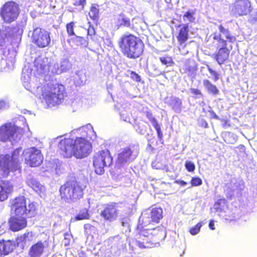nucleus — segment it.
I'll return each instance as SVG.
<instances>
[{
    "mask_svg": "<svg viewBox=\"0 0 257 257\" xmlns=\"http://www.w3.org/2000/svg\"><path fill=\"white\" fill-rule=\"evenodd\" d=\"M92 151L91 143L84 138L76 137L62 139L58 144L57 153L63 158H70L74 156L77 159L87 157Z\"/></svg>",
    "mask_w": 257,
    "mask_h": 257,
    "instance_id": "f257e3e1",
    "label": "nucleus"
},
{
    "mask_svg": "<svg viewBox=\"0 0 257 257\" xmlns=\"http://www.w3.org/2000/svg\"><path fill=\"white\" fill-rule=\"evenodd\" d=\"M85 187L75 178L68 179L59 188L60 199L67 203L76 202L83 197Z\"/></svg>",
    "mask_w": 257,
    "mask_h": 257,
    "instance_id": "f03ea898",
    "label": "nucleus"
},
{
    "mask_svg": "<svg viewBox=\"0 0 257 257\" xmlns=\"http://www.w3.org/2000/svg\"><path fill=\"white\" fill-rule=\"evenodd\" d=\"M143 232H141L137 225L136 231L138 239L136 242L141 248L152 247L159 240L165 237V227L163 225L152 227H143Z\"/></svg>",
    "mask_w": 257,
    "mask_h": 257,
    "instance_id": "7ed1b4c3",
    "label": "nucleus"
},
{
    "mask_svg": "<svg viewBox=\"0 0 257 257\" xmlns=\"http://www.w3.org/2000/svg\"><path fill=\"white\" fill-rule=\"evenodd\" d=\"M11 209L16 216H25L28 218L35 216L37 214V203L34 202L28 204L27 207V200L24 196L15 197L11 201Z\"/></svg>",
    "mask_w": 257,
    "mask_h": 257,
    "instance_id": "20e7f679",
    "label": "nucleus"
},
{
    "mask_svg": "<svg viewBox=\"0 0 257 257\" xmlns=\"http://www.w3.org/2000/svg\"><path fill=\"white\" fill-rule=\"evenodd\" d=\"M64 89L62 84L49 82L42 87V95L47 104L55 105L61 103Z\"/></svg>",
    "mask_w": 257,
    "mask_h": 257,
    "instance_id": "39448f33",
    "label": "nucleus"
},
{
    "mask_svg": "<svg viewBox=\"0 0 257 257\" xmlns=\"http://www.w3.org/2000/svg\"><path fill=\"white\" fill-rule=\"evenodd\" d=\"M21 148L15 149L12 155L9 154L0 155V175L6 177L10 171H16L20 169L19 158L20 156Z\"/></svg>",
    "mask_w": 257,
    "mask_h": 257,
    "instance_id": "423d86ee",
    "label": "nucleus"
},
{
    "mask_svg": "<svg viewBox=\"0 0 257 257\" xmlns=\"http://www.w3.org/2000/svg\"><path fill=\"white\" fill-rule=\"evenodd\" d=\"M163 218V211L161 207H155L149 212L142 213L139 220L138 225L141 232H143V227H155L160 223Z\"/></svg>",
    "mask_w": 257,
    "mask_h": 257,
    "instance_id": "0eeeda50",
    "label": "nucleus"
},
{
    "mask_svg": "<svg viewBox=\"0 0 257 257\" xmlns=\"http://www.w3.org/2000/svg\"><path fill=\"white\" fill-rule=\"evenodd\" d=\"M93 166L95 172L99 175L103 174L104 168L109 167L113 162V158L109 150H100L95 153L92 157Z\"/></svg>",
    "mask_w": 257,
    "mask_h": 257,
    "instance_id": "6e6552de",
    "label": "nucleus"
},
{
    "mask_svg": "<svg viewBox=\"0 0 257 257\" xmlns=\"http://www.w3.org/2000/svg\"><path fill=\"white\" fill-rule=\"evenodd\" d=\"M20 13L19 5L12 1L6 2L0 9V17L3 22L7 24L15 22Z\"/></svg>",
    "mask_w": 257,
    "mask_h": 257,
    "instance_id": "1a4fd4ad",
    "label": "nucleus"
},
{
    "mask_svg": "<svg viewBox=\"0 0 257 257\" xmlns=\"http://www.w3.org/2000/svg\"><path fill=\"white\" fill-rule=\"evenodd\" d=\"M23 130L12 124L11 122L5 123L0 126V141L6 142L11 141L18 135H21Z\"/></svg>",
    "mask_w": 257,
    "mask_h": 257,
    "instance_id": "9d476101",
    "label": "nucleus"
},
{
    "mask_svg": "<svg viewBox=\"0 0 257 257\" xmlns=\"http://www.w3.org/2000/svg\"><path fill=\"white\" fill-rule=\"evenodd\" d=\"M119 213L118 203L109 202L104 205L100 215L105 220L111 222L117 219Z\"/></svg>",
    "mask_w": 257,
    "mask_h": 257,
    "instance_id": "9b49d317",
    "label": "nucleus"
},
{
    "mask_svg": "<svg viewBox=\"0 0 257 257\" xmlns=\"http://www.w3.org/2000/svg\"><path fill=\"white\" fill-rule=\"evenodd\" d=\"M33 42L38 47L44 48L46 47L50 42V38L48 32L40 28L35 29L32 33Z\"/></svg>",
    "mask_w": 257,
    "mask_h": 257,
    "instance_id": "f8f14e48",
    "label": "nucleus"
},
{
    "mask_svg": "<svg viewBox=\"0 0 257 257\" xmlns=\"http://www.w3.org/2000/svg\"><path fill=\"white\" fill-rule=\"evenodd\" d=\"M119 45L121 48H142L144 47L141 40L133 35L123 36Z\"/></svg>",
    "mask_w": 257,
    "mask_h": 257,
    "instance_id": "ddd939ff",
    "label": "nucleus"
},
{
    "mask_svg": "<svg viewBox=\"0 0 257 257\" xmlns=\"http://www.w3.org/2000/svg\"><path fill=\"white\" fill-rule=\"evenodd\" d=\"M28 154L29 157L25 159V162L30 167H38L42 164L43 156L40 150L35 147L32 148Z\"/></svg>",
    "mask_w": 257,
    "mask_h": 257,
    "instance_id": "4468645a",
    "label": "nucleus"
},
{
    "mask_svg": "<svg viewBox=\"0 0 257 257\" xmlns=\"http://www.w3.org/2000/svg\"><path fill=\"white\" fill-rule=\"evenodd\" d=\"M251 8L248 0H238L235 2L232 11L236 16H245L251 11Z\"/></svg>",
    "mask_w": 257,
    "mask_h": 257,
    "instance_id": "2eb2a0df",
    "label": "nucleus"
},
{
    "mask_svg": "<svg viewBox=\"0 0 257 257\" xmlns=\"http://www.w3.org/2000/svg\"><path fill=\"white\" fill-rule=\"evenodd\" d=\"M28 217L25 216H12L9 221V227L14 232L19 231L26 228L27 226Z\"/></svg>",
    "mask_w": 257,
    "mask_h": 257,
    "instance_id": "dca6fc26",
    "label": "nucleus"
},
{
    "mask_svg": "<svg viewBox=\"0 0 257 257\" xmlns=\"http://www.w3.org/2000/svg\"><path fill=\"white\" fill-rule=\"evenodd\" d=\"M134 147L129 146L121 149L118 154L117 161L120 164L130 162L136 158L134 153Z\"/></svg>",
    "mask_w": 257,
    "mask_h": 257,
    "instance_id": "f3484780",
    "label": "nucleus"
},
{
    "mask_svg": "<svg viewBox=\"0 0 257 257\" xmlns=\"http://www.w3.org/2000/svg\"><path fill=\"white\" fill-rule=\"evenodd\" d=\"M198 66L194 60H188L184 64L180 69L182 74H185L188 77H193L195 75Z\"/></svg>",
    "mask_w": 257,
    "mask_h": 257,
    "instance_id": "a211bd4d",
    "label": "nucleus"
},
{
    "mask_svg": "<svg viewBox=\"0 0 257 257\" xmlns=\"http://www.w3.org/2000/svg\"><path fill=\"white\" fill-rule=\"evenodd\" d=\"M46 246L40 240L33 244L30 248L28 254L30 257H41L44 252Z\"/></svg>",
    "mask_w": 257,
    "mask_h": 257,
    "instance_id": "6ab92c4d",
    "label": "nucleus"
},
{
    "mask_svg": "<svg viewBox=\"0 0 257 257\" xmlns=\"http://www.w3.org/2000/svg\"><path fill=\"white\" fill-rule=\"evenodd\" d=\"M146 116L152 124L153 126L156 130L158 138L162 144H163V134L161 130V125L158 123L157 119L153 115V113L151 111H147L145 112Z\"/></svg>",
    "mask_w": 257,
    "mask_h": 257,
    "instance_id": "aec40b11",
    "label": "nucleus"
},
{
    "mask_svg": "<svg viewBox=\"0 0 257 257\" xmlns=\"http://www.w3.org/2000/svg\"><path fill=\"white\" fill-rule=\"evenodd\" d=\"M13 191V186L9 181H3L0 182V201L7 200L9 194Z\"/></svg>",
    "mask_w": 257,
    "mask_h": 257,
    "instance_id": "412c9836",
    "label": "nucleus"
},
{
    "mask_svg": "<svg viewBox=\"0 0 257 257\" xmlns=\"http://www.w3.org/2000/svg\"><path fill=\"white\" fill-rule=\"evenodd\" d=\"M1 246L0 248V257H3L2 255H6L11 252L14 249V242L13 240H0Z\"/></svg>",
    "mask_w": 257,
    "mask_h": 257,
    "instance_id": "4be33fe9",
    "label": "nucleus"
},
{
    "mask_svg": "<svg viewBox=\"0 0 257 257\" xmlns=\"http://www.w3.org/2000/svg\"><path fill=\"white\" fill-rule=\"evenodd\" d=\"M178 27L180 28V29L179 30L178 36L177 37L178 40L182 47H185L186 46L183 44L188 40V24H183L179 25Z\"/></svg>",
    "mask_w": 257,
    "mask_h": 257,
    "instance_id": "5701e85b",
    "label": "nucleus"
},
{
    "mask_svg": "<svg viewBox=\"0 0 257 257\" xmlns=\"http://www.w3.org/2000/svg\"><path fill=\"white\" fill-rule=\"evenodd\" d=\"M228 49H219L215 55V59L219 64L223 63L228 58Z\"/></svg>",
    "mask_w": 257,
    "mask_h": 257,
    "instance_id": "b1692460",
    "label": "nucleus"
},
{
    "mask_svg": "<svg viewBox=\"0 0 257 257\" xmlns=\"http://www.w3.org/2000/svg\"><path fill=\"white\" fill-rule=\"evenodd\" d=\"M122 53L129 58L135 59L141 55L143 50L141 49H122Z\"/></svg>",
    "mask_w": 257,
    "mask_h": 257,
    "instance_id": "393cba45",
    "label": "nucleus"
},
{
    "mask_svg": "<svg viewBox=\"0 0 257 257\" xmlns=\"http://www.w3.org/2000/svg\"><path fill=\"white\" fill-rule=\"evenodd\" d=\"M27 185L37 192H41L43 186L36 179L31 178L27 180Z\"/></svg>",
    "mask_w": 257,
    "mask_h": 257,
    "instance_id": "a878e982",
    "label": "nucleus"
},
{
    "mask_svg": "<svg viewBox=\"0 0 257 257\" xmlns=\"http://www.w3.org/2000/svg\"><path fill=\"white\" fill-rule=\"evenodd\" d=\"M117 23L119 26H124L128 28L131 27V24L130 19L125 15L121 13L117 18Z\"/></svg>",
    "mask_w": 257,
    "mask_h": 257,
    "instance_id": "bb28decb",
    "label": "nucleus"
},
{
    "mask_svg": "<svg viewBox=\"0 0 257 257\" xmlns=\"http://www.w3.org/2000/svg\"><path fill=\"white\" fill-rule=\"evenodd\" d=\"M203 85L209 93L215 95H217L219 93V90L216 86L212 84L208 79H205L203 80Z\"/></svg>",
    "mask_w": 257,
    "mask_h": 257,
    "instance_id": "cd10ccee",
    "label": "nucleus"
},
{
    "mask_svg": "<svg viewBox=\"0 0 257 257\" xmlns=\"http://www.w3.org/2000/svg\"><path fill=\"white\" fill-rule=\"evenodd\" d=\"M79 134L81 135V137L84 138L86 140L90 139V135L92 133L93 131L92 128H90L85 126H83L79 130Z\"/></svg>",
    "mask_w": 257,
    "mask_h": 257,
    "instance_id": "c85d7f7f",
    "label": "nucleus"
},
{
    "mask_svg": "<svg viewBox=\"0 0 257 257\" xmlns=\"http://www.w3.org/2000/svg\"><path fill=\"white\" fill-rule=\"evenodd\" d=\"M89 217L88 210L86 209H83L80 211L79 213L75 217L74 219L76 221L88 219L89 218Z\"/></svg>",
    "mask_w": 257,
    "mask_h": 257,
    "instance_id": "c756f323",
    "label": "nucleus"
},
{
    "mask_svg": "<svg viewBox=\"0 0 257 257\" xmlns=\"http://www.w3.org/2000/svg\"><path fill=\"white\" fill-rule=\"evenodd\" d=\"M234 190L232 188L231 183H226L224 186V192L226 193V196L228 199H231L232 194Z\"/></svg>",
    "mask_w": 257,
    "mask_h": 257,
    "instance_id": "7c9ffc66",
    "label": "nucleus"
},
{
    "mask_svg": "<svg viewBox=\"0 0 257 257\" xmlns=\"http://www.w3.org/2000/svg\"><path fill=\"white\" fill-rule=\"evenodd\" d=\"M171 105L174 110H180L182 105V101L179 98H174L172 100V103Z\"/></svg>",
    "mask_w": 257,
    "mask_h": 257,
    "instance_id": "2f4dec72",
    "label": "nucleus"
},
{
    "mask_svg": "<svg viewBox=\"0 0 257 257\" xmlns=\"http://www.w3.org/2000/svg\"><path fill=\"white\" fill-rule=\"evenodd\" d=\"M149 143L147 145V148L151 151H154L155 149H158V141L157 139L153 137L152 139L149 140Z\"/></svg>",
    "mask_w": 257,
    "mask_h": 257,
    "instance_id": "473e14b6",
    "label": "nucleus"
},
{
    "mask_svg": "<svg viewBox=\"0 0 257 257\" xmlns=\"http://www.w3.org/2000/svg\"><path fill=\"white\" fill-rule=\"evenodd\" d=\"M136 131L141 135H144L147 132V126L140 123L134 125Z\"/></svg>",
    "mask_w": 257,
    "mask_h": 257,
    "instance_id": "72a5a7b5",
    "label": "nucleus"
},
{
    "mask_svg": "<svg viewBox=\"0 0 257 257\" xmlns=\"http://www.w3.org/2000/svg\"><path fill=\"white\" fill-rule=\"evenodd\" d=\"M219 30L220 32L222 34V35H224V37L228 40H230L228 41H226L225 43H226L227 42L229 43L230 41H231L232 39H234V38H231L230 36V33L228 29H225L222 26L219 25Z\"/></svg>",
    "mask_w": 257,
    "mask_h": 257,
    "instance_id": "f704fd0d",
    "label": "nucleus"
},
{
    "mask_svg": "<svg viewBox=\"0 0 257 257\" xmlns=\"http://www.w3.org/2000/svg\"><path fill=\"white\" fill-rule=\"evenodd\" d=\"M160 60L163 64L169 65L171 66L174 64L173 58L171 56L162 57L160 58Z\"/></svg>",
    "mask_w": 257,
    "mask_h": 257,
    "instance_id": "c9c22d12",
    "label": "nucleus"
},
{
    "mask_svg": "<svg viewBox=\"0 0 257 257\" xmlns=\"http://www.w3.org/2000/svg\"><path fill=\"white\" fill-rule=\"evenodd\" d=\"M194 14V13L193 12L188 11L186 12L183 17V20L185 21L187 20L190 22H193L195 19L193 16Z\"/></svg>",
    "mask_w": 257,
    "mask_h": 257,
    "instance_id": "e433bc0d",
    "label": "nucleus"
},
{
    "mask_svg": "<svg viewBox=\"0 0 257 257\" xmlns=\"http://www.w3.org/2000/svg\"><path fill=\"white\" fill-rule=\"evenodd\" d=\"M202 224L201 222H198L194 226L192 227L189 230L190 233L192 235H196L197 234L200 230L201 227H202Z\"/></svg>",
    "mask_w": 257,
    "mask_h": 257,
    "instance_id": "4c0bfd02",
    "label": "nucleus"
},
{
    "mask_svg": "<svg viewBox=\"0 0 257 257\" xmlns=\"http://www.w3.org/2000/svg\"><path fill=\"white\" fill-rule=\"evenodd\" d=\"M190 183L191 186H198L202 184V179L199 177H192L191 181Z\"/></svg>",
    "mask_w": 257,
    "mask_h": 257,
    "instance_id": "58836bf2",
    "label": "nucleus"
},
{
    "mask_svg": "<svg viewBox=\"0 0 257 257\" xmlns=\"http://www.w3.org/2000/svg\"><path fill=\"white\" fill-rule=\"evenodd\" d=\"M185 167L186 170L189 172H193L195 169V164L189 161H186Z\"/></svg>",
    "mask_w": 257,
    "mask_h": 257,
    "instance_id": "ea45409f",
    "label": "nucleus"
},
{
    "mask_svg": "<svg viewBox=\"0 0 257 257\" xmlns=\"http://www.w3.org/2000/svg\"><path fill=\"white\" fill-rule=\"evenodd\" d=\"M98 14V10L94 7H92L89 13V16L92 19L95 20L97 18Z\"/></svg>",
    "mask_w": 257,
    "mask_h": 257,
    "instance_id": "a19ab883",
    "label": "nucleus"
},
{
    "mask_svg": "<svg viewBox=\"0 0 257 257\" xmlns=\"http://www.w3.org/2000/svg\"><path fill=\"white\" fill-rule=\"evenodd\" d=\"M129 72L131 74L130 77L132 80L137 82H139L141 81V76L136 72L133 71H129Z\"/></svg>",
    "mask_w": 257,
    "mask_h": 257,
    "instance_id": "79ce46f5",
    "label": "nucleus"
},
{
    "mask_svg": "<svg viewBox=\"0 0 257 257\" xmlns=\"http://www.w3.org/2000/svg\"><path fill=\"white\" fill-rule=\"evenodd\" d=\"M33 237V233L32 232H26L22 235L23 241L25 242L31 241Z\"/></svg>",
    "mask_w": 257,
    "mask_h": 257,
    "instance_id": "37998d69",
    "label": "nucleus"
},
{
    "mask_svg": "<svg viewBox=\"0 0 257 257\" xmlns=\"http://www.w3.org/2000/svg\"><path fill=\"white\" fill-rule=\"evenodd\" d=\"M71 66V64L68 60H64L61 64L60 68L62 71H66Z\"/></svg>",
    "mask_w": 257,
    "mask_h": 257,
    "instance_id": "c03bdc74",
    "label": "nucleus"
},
{
    "mask_svg": "<svg viewBox=\"0 0 257 257\" xmlns=\"http://www.w3.org/2000/svg\"><path fill=\"white\" fill-rule=\"evenodd\" d=\"M208 72L214 76V81H216L219 79V74L218 73L214 71L208 65H206Z\"/></svg>",
    "mask_w": 257,
    "mask_h": 257,
    "instance_id": "a18cd8bd",
    "label": "nucleus"
},
{
    "mask_svg": "<svg viewBox=\"0 0 257 257\" xmlns=\"http://www.w3.org/2000/svg\"><path fill=\"white\" fill-rule=\"evenodd\" d=\"M76 41L79 43L80 44V46L82 47H87L88 44V42L83 37H77Z\"/></svg>",
    "mask_w": 257,
    "mask_h": 257,
    "instance_id": "49530a36",
    "label": "nucleus"
},
{
    "mask_svg": "<svg viewBox=\"0 0 257 257\" xmlns=\"http://www.w3.org/2000/svg\"><path fill=\"white\" fill-rule=\"evenodd\" d=\"M248 21L250 23L252 24L257 23V10L250 14Z\"/></svg>",
    "mask_w": 257,
    "mask_h": 257,
    "instance_id": "de8ad7c7",
    "label": "nucleus"
},
{
    "mask_svg": "<svg viewBox=\"0 0 257 257\" xmlns=\"http://www.w3.org/2000/svg\"><path fill=\"white\" fill-rule=\"evenodd\" d=\"M73 23H70L67 25V31L69 36H74L75 35V33L73 30Z\"/></svg>",
    "mask_w": 257,
    "mask_h": 257,
    "instance_id": "09e8293b",
    "label": "nucleus"
},
{
    "mask_svg": "<svg viewBox=\"0 0 257 257\" xmlns=\"http://www.w3.org/2000/svg\"><path fill=\"white\" fill-rule=\"evenodd\" d=\"M190 92L194 95V97L195 98H196L198 96H202V92L198 89L191 88L190 89Z\"/></svg>",
    "mask_w": 257,
    "mask_h": 257,
    "instance_id": "8fccbe9b",
    "label": "nucleus"
},
{
    "mask_svg": "<svg viewBox=\"0 0 257 257\" xmlns=\"http://www.w3.org/2000/svg\"><path fill=\"white\" fill-rule=\"evenodd\" d=\"M226 202V200L224 198L218 199L215 203V205L216 206H219L222 204H225Z\"/></svg>",
    "mask_w": 257,
    "mask_h": 257,
    "instance_id": "3c124183",
    "label": "nucleus"
},
{
    "mask_svg": "<svg viewBox=\"0 0 257 257\" xmlns=\"http://www.w3.org/2000/svg\"><path fill=\"white\" fill-rule=\"evenodd\" d=\"M85 231L88 232V230H90L94 228V227L89 223L85 224L84 226Z\"/></svg>",
    "mask_w": 257,
    "mask_h": 257,
    "instance_id": "603ef678",
    "label": "nucleus"
},
{
    "mask_svg": "<svg viewBox=\"0 0 257 257\" xmlns=\"http://www.w3.org/2000/svg\"><path fill=\"white\" fill-rule=\"evenodd\" d=\"M209 112L211 115V117L212 118L216 119H219V117L217 116V115L216 114V113L213 110H209Z\"/></svg>",
    "mask_w": 257,
    "mask_h": 257,
    "instance_id": "864d4df0",
    "label": "nucleus"
},
{
    "mask_svg": "<svg viewBox=\"0 0 257 257\" xmlns=\"http://www.w3.org/2000/svg\"><path fill=\"white\" fill-rule=\"evenodd\" d=\"M88 35L92 36L95 34V31L93 27H90L87 30Z\"/></svg>",
    "mask_w": 257,
    "mask_h": 257,
    "instance_id": "5fc2aeb1",
    "label": "nucleus"
},
{
    "mask_svg": "<svg viewBox=\"0 0 257 257\" xmlns=\"http://www.w3.org/2000/svg\"><path fill=\"white\" fill-rule=\"evenodd\" d=\"M86 0H78L76 1L75 3V5L77 6H83L85 4Z\"/></svg>",
    "mask_w": 257,
    "mask_h": 257,
    "instance_id": "6e6d98bb",
    "label": "nucleus"
},
{
    "mask_svg": "<svg viewBox=\"0 0 257 257\" xmlns=\"http://www.w3.org/2000/svg\"><path fill=\"white\" fill-rule=\"evenodd\" d=\"M175 183H176L177 184H178L179 185H180L181 186H185L187 184V183L186 182H185L183 180H176L175 181Z\"/></svg>",
    "mask_w": 257,
    "mask_h": 257,
    "instance_id": "4d7b16f0",
    "label": "nucleus"
},
{
    "mask_svg": "<svg viewBox=\"0 0 257 257\" xmlns=\"http://www.w3.org/2000/svg\"><path fill=\"white\" fill-rule=\"evenodd\" d=\"M209 227L211 230H214V223L213 220H210L209 223Z\"/></svg>",
    "mask_w": 257,
    "mask_h": 257,
    "instance_id": "13d9d810",
    "label": "nucleus"
},
{
    "mask_svg": "<svg viewBox=\"0 0 257 257\" xmlns=\"http://www.w3.org/2000/svg\"><path fill=\"white\" fill-rule=\"evenodd\" d=\"M49 67V65L48 64L42 65L40 64V68L42 70L46 69V68H48Z\"/></svg>",
    "mask_w": 257,
    "mask_h": 257,
    "instance_id": "bf43d9fd",
    "label": "nucleus"
},
{
    "mask_svg": "<svg viewBox=\"0 0 257 257\" xmlns=\"http://www.w3.org/2000/svg\"><path fill=\"white\" fill-rule=\"evenodd\" d=\"M19 31L20 30L17 27L13 28H12V30H11L12 33L10 34V35H12L15 33L19 32Z\"/></svg>",
    "mask_w": 257,
    "mask_h": 257,
    "instance_id": "052dcab7",
    "label": "nucleus"
},
{
    "mask_svg": "<svg viewBox=\"0 0 257 257\" xmlns=\"http://www.w3.org/2000/svg\"><path fill=\"white\" fill-rule=\"evenodd\" d=\"M234 184L239 191H241L242 190V188L241 187V185L239 182H235Z\"/></svg>",
    "mask_w": 257,
    "mask_h": 257,
    "instance_id": "680f3d73",
    "label": "nucleus"
},
{
    "mask_svg": "<svg viewBox=\"0 0 257 257\" xmlns=\"http://www.w3.org/2000/svg\"><path fill=\"white\" fill-rule=\"evenodd\" d=\"M105 43H108L107 44V46L108 47H111L113 46V45H112L111 41L109 39H106V41H105Z\"/></svg>",
    "mask_w": 257,
    "mask_h": 257,
    "instance_id": "e2e57ef3",
    "label": "nucleus"
},
{
    "mask_svg": "<svg viewBox=\"0 0 257 257\" xmlns=\"http://www.w3.org/2000/svg\"><path fill=\"white\" fill-rule=\"evenodd\" d=\"M221 37H222V35H215L214 37V38L215 39H218V38H219L220 40H221Z\"/></svg>",
    "mask_w": 257,
    "mask_h": 257,
    "instance_id": "0e129e2a",
    "label": "nucleus"
},
{
    "mask_svg": "<svg viewBox=\"0 0 257 257\" xmlns=\"http://www.w3.org/2000/svg\"><path fill=\"white\" fill-rule=\"evenodd\" d=\"M229 47H230V48H232L233 46L231 45V46H229Z\"/></svg>",
    "mask_w": 257,
    "mask_h": 257,
    "instance_id": "69168bd1",
    "label": "nucleus"
},
{
    "mask_svg": "<svg viewBox=\"0 0 257 257\" xmlns=\"http://www.w3.org/2000/svg\"><path fill=\"white\" fill-rule=\"evenodd\" d=\"M0 46H3V45L1 44H0Z\"/></svg>",
    "mask_w": 257,
    "mask_h": 257,
    "instance_id": "338daca9",
    "label": "nucleus"
}]
</instances>
